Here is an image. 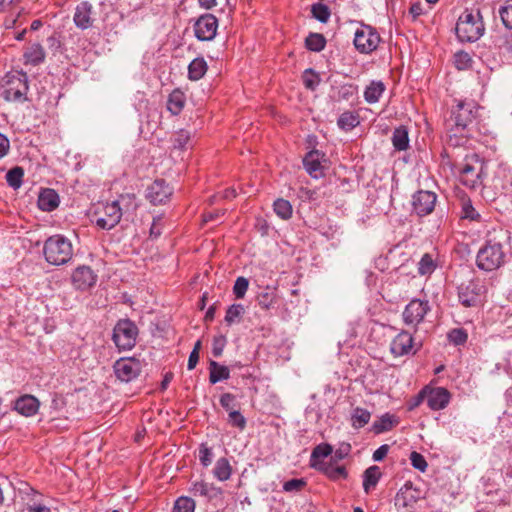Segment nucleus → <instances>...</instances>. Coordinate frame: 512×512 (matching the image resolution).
<instances>
[{"label": "nucleus", "mask_w": 512, "mask_h": 512, "mask_svg": "<svg viewBox=\"0 0 512 512\" xmlns=\"http://www.w3.org/2000/svg\"><path fill=\"white\" fill-rule=\"evenodd\" d=\"M510 232L501 227L493 226L485 236L484 245L476 256V265L480 270L491 272L502 267L506 262L507 246Z\"/></svg>", "instance_id": "nucleus-1"}, {"label": "nucleus", "mask_w": 512, "mask_h": 512, "mask_svg": "<svg viewBox=\"0 0 512 512\" xmlns=\"http://www.w3.org/2000/svg\"><path fill=\"white\" fill-rule=\"evenodd\" d=\"M478 105L475 101H459L451 111L448 125L450 126L448 135V145L458 147L464 144L468 127L474 122L478 115Z\"/></svg>", "instance_id": "nucleus-2"}, {"label": "nucleus", "mask_w": 512, "mask_h": 512, "mask_svg": "<svg viewBox=\"0 0 512 512\" xmlns=\"http://www.w3.org/2000/svg\"><path fill=\"white\" fill-rule=\"evenodd\" d=\"M456 35L461 42L477 41L485 32V25L480 11L466 9L460 16L455 27Z\"/></svg>", "instance_id": "nucleus-3"}, {"label": "nucleus", "mask_w": 512, "mask_h": 512, "mask_svg": "<svg viewBox=\"0 0 512 512\" xmlns=\"http://www.w3.org/2000/svg\"><path fill=\"white\" fill-rule=\"evenodd\" d=\"M43 254L49 264L64 265L73 257V246L68 238L56 234L50 236L44 242Z\"/></svg>", "instance_id": "nucleus-4"}, {"label": "nucleus", "mask_w": 512, "mask_h": 512, "mask_svg": "<svg viewBox=\"0 0 512 512\" xmlns=\"http://www.w3.org/2000/svg\"><path fill=\"white\" fill-rule=\"evenodd\" d=\"M29 90L28 77L24 72L8 73L4 78L2 96L6 101L23 102Z\"/></svg>", "instance_id": "nucleus-5"}, {"label": "nucleus", "mask_w": 512, "mask_h": 512, "mask_svg": "<svg viewBox=\"0 0 512 512\" xmlns=\"http://www.w3.org/2000/svg\"><path fill=\"white\" fill-rule=\"evenodd\" d=\"M138 327L126 318L120 319L113 329L112 340L119 350H130L136 345Z\"/></svg>", "instance_id": "nucleus-6"}, {"label": "nucleus", "mask_w": 512, "mask_h": 512, "mask_svg": "<svg viewBox=\"0 0 512 512\" xmlns=\"http://www.w3.org/2000/svg\"><path fill=\"white\" fill-rule=\"evenodd\" d=\"M484 293L485 286L478 278L464 281L457 287L458 300L464 307H477L481 305Z\"/></svg>", "instance_id": "nucleus-7"}, {"label": "nucleus", "mask_w": 512, "mask_h": 512, "mask_svg": "<svg viewBox=\"0 0 512 512\" xmlns=\"http://www.w3.org/2000/svg\"><path fill=\"white\" fill-rule=\"evenodd\" d=\"M380 41V35L374 27L361 23L355 31L353 43L359 53L370 54L378 48Z\"/></svg>", "instance_id": "nucleus-8"}, {"label": "nucleus", "mask_w": 512, "mask_h": 512, "mask_svg": "<svg viewBox=\"0 0 512 512\" xmlns=\"http://www.w3.org/2000/svg\"><path fill=\"white\" fill-rule=\"evenodd\" d=\"M142 368V361L135 357H122L113 364L116 378L123 383H129L137 379L142 372Z\"/></svg>", "instance_id": "nucleus-9"}, {"label": "nucleus", "mask_w": 512, "mask_h": 512, "mask_svg": "<svg viewBox=\"0 0 512 512\" xmlns=\"http://www.w3.org/2000/svg\"><path fill=\"white\" fill-rule=\"evenodd\" d=\"M94 214L96 225L103 230L114 228L122 217V212L114 201L101 203Z\"/></svg>", "instance_id": "nucleus-10"}, {"label": "nucleus", "mask_w": 512, "mask_h": 512, "mask_svg": "<svg viewBox=\"0 0 512 512\" xmlns=\"http://www.w3.org/2000/svg\"><path fill=\"white\" fill-rule=\"evenodd\" d=\"M429 311L430 305L427 300L412 299L402 313L403 321L406 325L416 327L424 320Z\"/></svg>", "instance_id": "nucleus-11"}, {"label": "nucleus", "mask_w": 512, "mask_h": 512, "mask_svg": "<svg viewBox=\"0 0 512 512\" xmlns=\"http://www.w3.org/2000/svg\"><path fill=\"white\" fill-rule=\"evenodd\" d=\"M437 195L432 191L419 190L412 196L413 211L420 217L431 214L435 208Z\"/></svg>", "instance_id": "nucleus-12"}, {"label": "nucleus", "mask_w": 512, "mask_h": 512, "mask_svg": "<svg viewBox=\"0 0 512 512\" xmlns=\"http://www.w3.org/2000/svg\"><path fill=\"white\" fill-rule=\"evenodd\" d=\"M218 19L212 14L201 15L194 24L195 36L200 41H211L215 38Z\"/></svg>", "instance_id": "nucleus-13"}, {"label": "nucleus", "mask_w": 512, "mask_h": 512, "mask_svg": "<svg viewBox=\"0 0 512 512\" xmlns=\"http://www.w3.org/2000/svg\"><path fill=\"white\" fill-rule=\"evenodd\" d=\"M173 194V189L163 179H156L146 189V199L152 205L166 204Z\"/></svg>", "instance_id": "nucleus-14"}, {"label": "nucleus", "mask_w": 512, "mask_h": 512, "mask_svg": "<svg viewBox=\"0 0 512 512\" xmlns=\"http://www.w3.org/2000/svg\"><path fill=\"white\" fill-rule=\"evenodd\" d=\"M93 5L88 1H82L75 7L73 22L75 26L81 30L89 29L93 26Z\"/></svg>", "instance_id": "nucleus-15"}, {"label": "nucleus", "mask_w": 512, "mask_h": 512, "mask_svg": "<svg viewBox=\"0 0 512 512\" xmlns=\"http://www.w3.org/2000/svg\"><path fill=\"white\" fill-rule=\"evenodd\" d=\"M72 284L77 290H87L92 287L97 280V275L89 266H79L72 273Z\"/></svg>", "instance_id": "nucleus-16"}, {"label": "nucleus", "mask_w": 512, "mask_h": 512, "mask_svg": "<svg viewBox=\"0 0 512 512\" xmlns=\"http://www.w3.org/2000/svg\"><path fill=\"white\" fill-rule=\"evenodd\" d=\"M418 494L411 483H406L395 496V506L398 510L407 512L417 502Z\"/></svg>", "instance_id": "nucleus-17"}, {"label": "nucleus", "mask_w": 512, "mask_h": 512, "mask_svg": "<svg viewBox=\"0 0 512 512\" xmlns=\"http://www.w3.org/2000/svg\"><path fill=\"white\" fill-rule=\"evenodd\" d=\"M413 337L407 331H401L391 342L390 351L395 357L409 354L413 349Z\"/></svg>", "instance_id": "nucleus-18"}, {"label": "nucleus", "mask_w": 512, "mask_h": 512, "mask_svg": "<svg viewBox=\"0 0 512 512\" xmlns=\"http://www.w3.org/2000/svg\"><path fill=\"white\" fill-rule=\"evenodd\" d=\"M450 399L451 394L446 388H432L427 395V405L431 410H442L447 407Z\"/></svg>", "instance_id": "nucleus-19"}, {"label": "nucleus", "mask_w": 512, "mask_h": 512, "mask_svg": "<svg viewBox=\"0 0 512 512\" xmlns=\"http://www.w3.org/2000/svg\"><path fill=\"white\" fill-rule=\"evenodd\" d=\"M39 406L40 402L35 396L25 394L16 399L13 408L20 415L25 417H31L38 412Z\"/></svg>", "instance_id": "nucleus-20"}, {"label": "nucleus", "mask_w": 512, "mask_h": 512, "mask_svg": "<svg viewBox=\"0 0 512 512\" xmlns=\"http://www.w3.org/2000/svg\"><path fill=\"white\" fill-rule=\"evenodd\" d=\"M399 422V418L396 415L385 413L373 422L370 430L374 434L379 435L391 431Z\"/></svg>", "instance_id": "nucleus-21"}, {"label": "nucleus", "mask_w": 512, "mask_h": 512, "mask_svg": "<svg viewBox=\"0 0 512 512\" xmlns=\"http://www.w3.org/2000/svg\"><path fill=\"white\" fill-rule=\"evenodd\" d=\"M59 195L53 189H44L38 197V207L42 211L51 212L59 206Z\"/></svg>", "instance_id": "nucleus-22"}, {"label": "nucleus", "mask_w": 512, "mask_h": 512, "mask_svg": "<svg viewBox=\"0 0 512 512\" xmlns=\"http://www.w3.org/2000/svg\"><path fill=\"white\" fill-rule=\"evenodd\" d=\"M114 203L120 208L123 214H134L139 207V202L134 193L121 194L118 199L114 200Z\"/></svg>", "instance_id": "nucleus-23"}, {"label": "nucleus", "mask_w": 512, "mask_h": 512, "mask_svg": "<svg viewBox=\"0 0 512 512\" xmlns=\"http://www.w3.org/2000/svg\"><path fill=\"white\" fill-rule=\"evenodd\" d=\"M230 378V370L227 366L221 365L218 362L211 360L209 362V382L216 384L223 380Z\"/></svg>", "instance_id": "nucleus-24"}, {"label": "nucleus", "mask_w": 512, "mask_h": 512, "mask_svg": "<svg viewBox=\"0 0 512 512\" xmlns=\"http://www.w3.org/2000/svg\"><path fill=\"white\" fill-rule=\"evenodd\" d=\"M438 256L425 253L418 262V273L421 276H430L438 267Z\"/></svg>", "instance_id": "nucleus-25"}, {"label": "nucleus", "mask_w": 512, "mask_h": 512, "mask_svg": "<svg viewBox=\"0 0 512 512\" xmlns=\"http://www.w3.org/2000/svg\"><path fill=\"white\" fill-rule=\"evenodd\" d=\"M333 453V447L332 445L328 443H321L315 446L312 450L311 456H310V465L313 468H320L322 462L319 460L322 458H326L330 456Z\"/></svg>", "instance_id": "nucleus-26"}, {"label": "nucleus", "mask_w": 512, "mask_h": 512, "mask_svg": "<svg viewBox=\"0 0 512 512\" xmlns=\"http://www.w3.org/2000/svg\"><path fill=\"white\" fill-rule=\"evenodd\" d=\"M25 64H31L33 66L39 65L45 59V51L39 43L32 44L24 52Z\"/></svg>", "instance_id": "nucleus-27"}, {"label": "nucleus", "mask_w": 512, "mask_h": 512, "mask_svg": "<svg viewBox=\"0 0 512 512\" xmlns=\"http://www.w3.org/2000/svg\"><path fill=\"white\" fill-rule=\"evenodd\" d=\"M382 476L381 470L377 465L368 467L363 473V489L369 493L379 482Z\"/></svg>", "instance_id": "nucleus-28"}, {"label": "nucleus", "mask_w": 512, "mask_h": 512, "mask_svg": "<svg viewBox=\"0 0 512 512\" xmlns=\"http://www.w3.org/2000/svg\"><path fill=\"white\" fill-rule=\"evenodd\" d=\"M208 69L207 62L203 57L195 58L188 66V78L193 81L200 80Z\"/></svg>", "instance_id": "nucleus-29"}, {"label": "nucleus", "mask_w": 512, "mask_h": 512, "mask_svg": "<svg viewBox=\"0 0 512 512\" xmlns=\"http://www.w3.org/2000/svg\"><path fill=\"white\" fill-rule=\"evenodd\" d=\"M384 91L385 85L382 81H372L364 91V99L370 104L376 103Z\"/></svg>", "instance_id": "nucleus-30"}, {"label": "nucleus", "mask_w": 512, "mask_h": 512, "mask_svg": "<svg viewBox=\"0 0 512 512\" xmlns=\"http://www.w3.org/2000/svg\"><path fill=\"white\" fill-rule=\"evenodd\" d=\"M190 492L194 496H204V497H213L217 493H220V490L214 487L212 484H209L204 481H196L192 483L190 487Z\"/></svg>", "instance_id": "nucleus-31"}, {"label": "nucleus", "mask_w": 512, "mask_h": 512, "mask_svg": "<svg viewBox=\"0 0 512 512\" xmlns=\"http://www.w3.org/2000/svg\"><path fill=\"white\" fill-rule=\"evenodd\" d=\"M318 470L334 481L340 478L346 479L348 477V472L344 466H335L333 463L321 464V467L318 468Z\"/></svg>", "instance_id": "nucleus-32"}, {"label": "nucleus", "mask_w": 512, "mask_h": 512, "mask_svg": "<svg viewBox=\"0 0 512 512\" xmlns=\"http://www.w3.org/2000/svg\"><path fill=\"white\" fill-rule=\"evenodd\" d=\"M213 474L219 481H226L231 477L232 467L227 458L222 457L216 461Z\"/></svg>", "instance_id": "nucleus-33"}, {"label": "nucleus", "mask_w": 512, "mask_h": 512, "mask_svg": "<svg viewBox=\"0 0 512 512\" xmlns=\"http://www.w3.org/2000/svg\"><path fill=\"white\" fill-rule=\"evenodd\" d=\"M392 143L395 149L402 151L409 146L408 130L405 126H399L393 131Z\"/></svg>", "instance_id": "nucleus-34"}, {"label": "nucleus", "mask_w": 512, "mask_h": 512, "mask_svg": "<svg viewBox=\"0 0 512 512\" xmlns=\"http://www.w3.org/2000/svg\"><path fill=\"white\" fill-rule=\"evenodd\" d=\"M371 413L364 408L356 407L351 414V425L355 429L363 428L370 421Z\"/></svg>", "instance_id": "nucleus-35"}, {"label": "nucleus", "mask_w": 512, "mask_h": 512, "mask_svg": "<svg viewBox=\"0 0 512 512\" xmlns=\"http://www.w3.org/2000/svg\"><path fill=\"white\" fill-rule=\"evenodd\" d=\"M359 124V116L355 112L346 111L342 113L338 120L337 125L340 129L350 131Z\"/></svg>", "instance_id": "nucleus-36"}, {"label": "nucleus", "mask_w": 512, "mask_h": 512, "mask_svg": "<svg viewBox=\"0 0 512 512\" xmlns=\"http://www.w3.org/2000/svg\"><path fill=\"white\" fill-rule=\"evenodd\" d=\"M24 169L20 166H15L6 173L7 184L14 190H18L23 183Z\"/></svg>", "instance_id": "nucleus-37"}, {"label": "nucleus", "mask_w": 512, "mask_h": 512, "mask_svg": "<svg viewBox=\"0 0 512 512\" xmlns=\"http://www.w3.org/2000/svg\"><path fill=\"white\" fill-rule=\"evenodd\" d=\"M184 95L180 91H173L167 101V109L173 114L178 115L184 108Z\"/></svg>", "instance_id": "nucleus-38"}, {"label": "nucleus", "mask_w": 512, "mask_h": 512, "mask_svg": "<svg viewBox=\"0 0 512 512\" xmlns=\"http://www.w3.org/2000/svg\"><path fill=\"white\" fill-rule=\"evenodd\" d=\"M326 46V39L320 33H310L305 39V47L313 52H320Z\"/></svg>", "instance_id": "nucleus-39"}, {"label": "nucleus", "mask_w": 512, "mask_h": 512, "mask_svg": "<svg viewBox=\"0 0 512 512\" xmlns=\"http://www.w3.org/2000/svg\"><path fill=\"white\" fill-rule=\"evenodd\" d=\"M303 168L314 179L324 177L328 169L322 162H303Z\"/></svg>", "instance_id": "nucleus-40"}, {"label": "nucleus", "mask_w": 512, "mask_h": 512, "mask_svg": "<svg viewBox=\"0 0 512 512\" xmlns=\"http://www.w3.org/2000/svg\"><path fill=\"white\" fill-rule=\"evenodd\" d=\"M275 213L282 219L287 220L292 216V205L283 198L277 199L274 204Z\"/></svg>", "instance_id": "nucleus-41"}, {"label": "nucleus", "mask_w": 512, "mask_h": 512, "mask_svg": "<svg viewBox=\"0 0 512 512\" xmlns=\"http://www.w3.org/2000/svg\"><path fill=\"white\" fill-rule=\"evenodd\" d=\"M312 16L321 23H327L330 16L331 11L329 7L323 3H315L311 6Z\"/></svg>", "instance_id": "nucleus-42"}, {"label": "nucleus", "mask_w": 512, "mask_h": 512, "mask_svg": "<svg viewBox=\"0 0 512 512\" xmlns=\"http://www.w3.org/2000/svg\"><path fill=\"white\" fill-rule=\"evenodd\" d=\"M461 217L472 221L480 218V214L475 210L471 200L468 198H462L461 200Z\"/></svg>", "instance_id": "nucleus-43"}, {"label": "nucleus", "mask_w": 512, "mask_h": 512, "mask_svg": "<svg viewBox=\"0 0 512 512\" xmlns=\"http://www.w3.org/2000/svg\"><path fill=\"white\" fill-rule=\"evenodd\" d=\"M244 313V307L242 304H233L229 306L225 315V322L228 325H232L240 321L242 314Z\"/></svg>", "instance_id": "nucleus-44"}, {"label": "nucleus", "mask_w": 512, "mask_h": 512, "mask_svg": "<svg viewBox=\"0 0 512 512\" xmlns=\"http://www.w3.org/2000/svg\"><path fill=\"white\" fill-rule=\"evenodd\" d=\"M499 15L503 25L512 30V0H506L499 9Z\"/></svg>", "instance_id": "nucleus-45"}, {"label": "nucleus", "mask_w": 512, "mask_h": 512, "mask_svg": "<svg viewBox=\"0 0 512 512\" xmlns=\"http://www.w3.org/2000/svg\"><path fill=\"white\" fill-rule=\"evenodd\" d=\"M195 502L190 497H179L174 504L173 512H194Z\"/></svg>", "instance_id": "nucleus-46"}, {"label": "nucleus", "mask_w": 512, "mask_h": 512, "mask_svg": "<svg viewBox=\"0 0 512 512\" xmlns=\"http://www.w3.org/2000/svg\"><path fill=\"white\" fill-rule=\"evenodd\" d=\"M219 403L228 413L239 408L236 395L226 392L220 396Z\"/></svg>", "instance_id": "nucleus-47"}, {"label": "nucleus", "mask_w": 512, "mask_h": 512, "mask_svg": "<svg viewBox=\"0 0 512 512\" xmlns=\"http://www.w3.org/2000/svg\"><path fill=\"white\" fill-rule=\"evenodd\" d=\"M302 78L304 86L311 91H314L320 83L319 75L311 68L304 71Z\"/></svg>", "instance_id": "nucleus-48"}, {"label": "nucleus", "mask_w": 512, "mask_h": 512, "mask_svg": "<svg viewBox=\"0 0 512 512\" xmlns=\"http://www.w3.org/2000/svg\"><path fill=\"white\" fill-rule=\"evenodd\" d=\"M447 337L452 344L459 346L467 342L468 334L463 328H454L448 332Z\"/></svg>", "instance_id": "nucleus-49"}, {"label": "nucleus", "mask_w": 512, "mask_h": 512, "mask_svg": "<svg viewBox=\"0 0 512 512\" xmlns=\"http://www.w3.org/2000/svg\"><path fill=\"white\" fill-rule=\"evenodd\" d=\"M472 57L465 51H459L454 55V64L458 70H466L472 66Z\"/></svg>", "instance_id": "nucleus-50"}, {"label": "nucleus", "mask_w": 512, "mask_h": 512, "mask_svg": "<svg viewBox=\"0 0 512 512\" xmlns=\"http://www.w3.org/2000/svg\"><path fill=\"white\" fill-rule=\"evenodd\" d=\"M228 422L231 426L243 430L246 427V419L239 411V408L228 413Z\"/></svg>", "instance_id": "nucleus-51"}, {"label": "nucleus", "mask_w": 512, "mask_h": 512, "mask_svg": "<svg viewBox=\"0 0 512 512\" xmlns=\"http://www.w3.org/2000/svg\"><path fill=\"white\" fill-rule=\"evenodd\" d=\"M409 459L413 468L419 470L420 472H425L427 470L428 463L422 454L413 451L411 452Z\"/></svg>", "instance_id": "nucleus-52"}, {"label": "nucleus", "mask_w": 512, "mask_h": 512, "mask_svg": "<svg viewBox=\"0 0 512 512\" xmlns=\"http://www.w3.org/2000/svg\"><path fill=\"white\" fill-rule=\"evenodd\" d=\"M249 281L245 277H238L233 286V293L237 299H241L245 296L248 289Z\"/></svg>", "instance_id": "nucleus-53"}, {"label": "nucleus", "mask_w": 512, "mask_h": 512, "mask_svg": "<svg viewBox=\"0 0 512 512\" xmlns=\"http://www.w3.org/2000/svg\"><path fill=\"white\" fill-rule=\"evenodd\" d=\"M189 140H190L189 132L184 131V130L179 131L173 139V149H175V150L185 149Z\"/></svg>", "instance_id": "nucleus-54"}, {"label": "nucleus", "mask_w": 512, "mask_h": 512, "mask_svg": "<svg viewBox=\"0 0 512 512\" xmlns=\"http://www.w3.org/2000/svg\"><path fill=\"white\" fill-rule=\"evenodd\" d=\"M306 486V481L303 478L290 479L283 484L285 492H299Z\"/></svg>", "instance_id": "nucleus-55"}, {"label": "nucleus", "mask_w": 512, "mask_h": 512, "mask_svg": "<svg viewBox=\"0 0 512 512\" xmlns=\"http://www.w3.org/2000/svg\"><path fill=\"white\" fill-rule=\"evenodd\" d=\"M199 461L204 467H208L213 460L212 449L206 444H201L199 447Z\"/></svg>", "instance_id": "nucleus-56"}, {"label": "nucleus", "mask_w": 512, "mask_h": 512, "mask_svg": "<svg viewBox=\"0 0 512 512\" xmlns=\"http://www.w3.org/2000/svg\"><path fill=\"white\" fill-rule=\"evenodd\" d=\"M164 226V217L163 215H158L153 218L151 227H150V237L158 238L162 234V229Z\"/></svg>", "instance_id": "nucleus-57"}, {"label": "nucleus", "mask_w": 512, "mask_h": 512, "mask_svg": "<svg viewBox=\"0 0 512 512\" xmlns=\"http://www.w3.org/2000/svg\"><path fill=\"white\" fill-rule=\"evenodd\" d=\"M227 339L224 335L215 336L212 343V354L215 357H220L226 346Z\"/></svg>", "instance_id": "nucleus-58"}, {"label": "nucleus", "mask_w": 512, "mask_h": 512, "mask_svg": "<svg viewBox=\"0 0 512 512\" xmlns=\"http://www.w3.org/2000/svg\"><path fill=\"white\" fill-rule=\"evenodd\" d=\"M351 445L347 442H342L339 444L338 448L334 452L333 460L339 461L346 458L351 452Z\"/></svg>", "instance_id": "nucleus-59"}, {"label": "nucleus", "mask_w": 512, "mask_h": 512, "mask_svg": "<svg viewBox=\"0 0 512 512\" xmlns=\"http://www.w3.org/2000/svg\"><path fill=\"white\" fill-rule=\"evenodd\" d=\"M276 303L275 297L271 293H262L258 296V304L263 309H270Z\"/></svg>", "instance_id": "nucleus-60"}, {"label": "nucleus", "mask_w": 512, "mask_h": 512, "mask_svg": "<svg viewBox=\"0 0 512 512\" xmlns=\"http://www.w3.org/2000/svg\"><path fill=\"white\" fill-rule=\"evenodd\" d=\"M498 47L507 53H512V33H505L498 39Z\"/></svg>", "instance_id": "nucleus-61"}, {"label": "nucleus", "mask_w": 512, "mask_h": 512, "mask_svg": "<svg viewBox=\"0 0 512 512\" xmlns=\"http://www.w3.org/2000/svg\"><path fill=\"white\" fill-rule=\"evenodd\" d=\"M390 450V446L388 444H383L381 445L380 447H378L374 452H373V455H372V459L375 461V462H380L382 461L388 454Z\"/></svg>", "instance_id": "nucleus-62"}, {"label": "nucleus", "mask_w": 512, "mask_h": 512, "mask_svg": "<svg viewBox=\"0 0 512 512\" xmlns=\"http://www.w3.org/2000/svg\"><path fill=\"white\" fill-rule=\"evenodd\" d=\"M9 147L10 143L8 138L0 133V158L7 154Z\"/></svg>", "instance_id": "nucleus-63"}, {"label": "nucleus", "mask_w": 512, "mask_h": 512, "mask_svg": "<svg viewBox=\"0 0 512 512\" xmlns=\"http://www.w3.org/2000/svg\"><path fill=\"white\" fill-rule=\"evenodd\" d=\"M198 361H199V353H197L196 350H192L189 355V358H188V364H187L188 370H193L196 367Z\"/></svg>", "instance_id": "nucleus-64"}]
</instances>
